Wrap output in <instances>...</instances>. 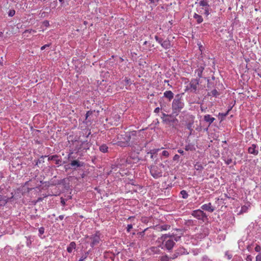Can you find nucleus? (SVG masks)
Instances as JSON below:
<instances>
[{
    "label": "nucleus",
    "mask_w": 261,
    "mask_h": 261,
    "mask_svg": "<svg viewBox=\"0 0 261 261\" xmlns=\"http://www.w3.org/2000/svg\"><path fill=\"white\" fill-rule=\"evenodd\" d=\"M256 261H261V253L256 256Z\"/></svg>",
    "instance_id": "nucleus-50"
},
{
    "label": "nucleus",
    "mask_w": 261,
    "mask_h": 261,
    "mask_svg": "<svg viewBox=\"0 0 261 261\" xmlns=\"http://www.w3.org/2000/svg\"><path fill=\"white\" fill-rule=\"evenodd\" d=\"M164 167L165 165L162 163L160 164L159 166H151L149 168L151 175L156 179L162 177L163 171L161 168Z\"/></svg>",
    "instance_id": "nucleus-5"
},
{
    "label": "nucleus",
    "mask_w": 261,
    "mask_h": 261,
    "mask_svg": "<svg viewBox=\"0 0 261 261\" xmlns=\"http://www.w3.org/2000/svg\"><path fill=\"white\" fill-rule=\"evenodd\" d=\"M194 168L196 170L199 171H201L203 169L202 165L199 163H196L194 165Z\"/></svg>",
    "instance_id": "nucleus-28"
},
{
    "label": "nucleus",
    "mask_w": 261,
    "mask_h": 261,
    "mask_svg": "<svg viewBox=\"0 0 261 261\" xmlns=\"http://www.w3.org/2000/svg\"><path fill=\"white\" fill-rule=\"evenodd\" d=\"M58 218L60 220H62L64 219V215H60Z\"/></svg>",
    "instance_id": "nucleus-58"
},
{
    "label": "nucleus",
    "mask_w": 261,
    "mask_h": 261,
    "mask_svg": "<svg viewBox=\"0 0 261 261\" xmlns=\"http://www.w3.org/2000/svg\"><path fill=\"white\" fill-rule=\"evenodd\" d=\"M60 162H61V161L60 160H56V163L57 164H59L60 163Z\"/></svg>",
    "instance_id": "nucleus-62"
},
{
    "label": "nucleus",
    "mask_w": 261,
    "mask_h": 261,
    "mask_svg": "<svg viewBox=\"0 0 261 261\" xmlns=\"http://www.w3.org/2000/svg\"><path fill=\"white\" fill-rule=\"evenodd\" d=\"M124 81L126 85H129L131 84L130 80L128 77H125Z\"/></svg>",
    "instance_id": "nucleus-44"
},
{
    "label": "nucleus",
    "mask_w": 261,
    "mask_h": 261,
    "mask_svg": "<svg viewBox=\"0 0 261 261\" xmlns=\"http://www.w3.org/2000/svg\"><path fill=\"white\" fill-rule=\"evenodd\" d=\"M43 23L45 27H48L49 25V22L47 20L44 21Z\"/></svg>",
    "instance_id": "nucleus-52"
},
{
    "label": "nucleus",
    "mask_w": 261,
    "mask_h": 261,
    "mask_svg": "<svg viewBox=\"0 0 261 261\" xmlns=\"http://www.w3.org/2000/svg\"><path fill=\"white\" fill-rule=\"evenodd\" d=\"M132 228H133V225L132 224H128L127 226V231L128 232H129L130 231V230L132 229Z\"/></svg>",
    "instance_id": "nucleus-47"
},
{
    "label": "nucleus",
    "mask_w": 261,
    "mask_h": 261,
    "mask_svg": "<svg viewBox=\"0 0 261 261\" xmlns=\"http://www.w3.org/2000/svg\"><path fill=\"white\" fill-rule=\"evenodd\" d=\"M50 44H45L44 45L41 46V50H44L45 48H46V47H49L50 46Z\"/></svg>",
    "instance_id": "nucleus-49"
},
{
    "label": "nucleus",
    "mask_w": 261,
    "mask_h": 261,
    "mask_svg": "<svg viewBox=\"0 0 261 261\" xmlns=\"http://www.w3.org/2000/svg\"><path fill=\"white\" fill-rule=\"evenodd\" d=\"M162 155L165 157H168L169 155V153L168 151H167L166 150H164L162 153Z\"/></svg>",
    "instance_id": "nucleus-40"
},
{
    "label": "nucleus",
    "mask_w": 261,
    "mask_h": 261,
    "mask_svg": "<svg viewBox=\"0 0 261 261\" xmlns=\"http://www.w3.org/2000/svg\"><path fill=\"white\" fill-rule=\"evenodd\" d=\"M257 147V146L256 144H252L251 146L248 148V152L255 155H257L258 153Z\"/></svg>",
    "instance_id": "nucleus-14"
},
{
    "label": "nucleus",
    "mask_w": 261,
    "mask_h": 261,
    "mask_svg": "<svg viewBox=\"0 0 261 261\" xmlns=\"http://www.w3.org/2000/svg\"><path fill=\"white\" fill-rule=\"evenodd\" d=\"M158 228L160 231L167 230L170 229V225L168 224H164L159 226Z\"/></svg>",
    "instance_id": "nucleus-26"
},
{
    "label": "nucleus",
    "mask_w": 261,
    "mask_h": 261,
    "mask_svg": "<svg viewBox=\"0 0 261 261\" xmlns=\"http://www.w3.org/2000/svg\"><path fill=\"white\" fill-rule=\"evenodd\" d=\"M159 150H160V149H154L150 150L149 152H148V153H150L151 154L150 158L151 159H153L154 154L156 153Z\"/></svg>",
    "instance_id": "nucleus-30"
},
{
    "label": "nucleus",
    "mask_w": 261,
    "mask_h": 261,
    "mask_svg": "<svg viewBox=\"0 0 261 261\" xmlns=\"http://www.w3.org/2000/svg\"><path fill=\"white\" fill-rule=\"evenodd\" d=\"M159 112H160V108L159 107L156 108L154 110V112L155 113H158Z\"/></svg>",
    "instance_id": "nucleus-54"
},
{
    "label": "nucleus",
    "mask_w": 261,
    "mask_h": 261,
    "mask_svg": "<svg viewBox=\"0 0 261 261\" xmlns=\"http://www.w3.org/2000/svg\"><path fill=\"white\" fill-rule=\"evenodd\" d=\"M25 32H28L29 33H31V32H33V33H35L36 32V31L35 30H31L30 31L29 30H26Z\"/></svg>",
    "instance_id": "nucleus-60"
},
{
    "label": "nucleus",
    "mask_w": 261,
    "mask_h": 261,
    "mask_svg": "<svg viewBox=\"0 0 261 261\" xmlns=\"http://www.w3.org/2000/svg\"><path fill=\"white\" fill-rule=\"evenodd\" d=\"M0 64L3 66V63L2 62V61H0Z\"/></svg>",
    "instance_id": "nucleus-63"
},
{
    "label": "nucleus",
    "mask_w": 261,
    "mask_h": 261,
    "mask_svg": "<svg viewBox=\"0 0 261 261\" xmlns=\"http://www.w3.org/2000/svg\"><path fill=\"white\" fill-rule=\"evenodd\" d=\"M211 93L212 95L214 96H216L218 95V92L216 89L212 90Z\"/></svg>",
    "instance_id": "nucleus-39"
},
{
    "label": "nucleus",
    "mask_w": 261,
    "mask_h": 261,
    "mask_svg": "<svg viewBox=\"0 0 261 261\" xmlns=\"http://www.w3.org/2000/svg\"><path fill=\"white\" fill-rule=\"evenodd\" d=\"M161 46L165 49H169L171 46L170 41L169 40H165L161 43Z\"/></svg>",
    "instance_id": "nucleus-18"
},
{
    "label": "nucleus",
    "mask_w": 261,
    "mask_h": 261,
    "mask_svg": "<svg viewBox=\"0 0 261 261\" xmlns=\"http://www.w3.org/2000/svg\"><path fill=\"white\" fill-rule=\"evenodd\" d=\"M13 198V196L10 198H7L6 196L0 195V206H4L8 202L11 201Z\"/></svg>",
    "instance_id": "nucleus-15"
},
{
    "label": "nucleus",
    "mask_w": 261,
    "mask_h": 261,
    "mask_svg": "<svg viewBox=\"0 0 261 261\" xmlns=\"http://www.w3.org/2000/svg\"><path fill=\"white\" fill-rule=\"evenodd\" d=\"M253 257L251 255H248L246 258V261H252Z\"/></svg>",
    "instance_id": "nucleus-45"
},
{
    "label": "nucleus",
    "mask_w": 261,
    "mask_h": 261,
    "mask_svg": "<svg viewBox=\"0 0 261 261\" xmlns=\"http://www.w3.org/2000/svg\"><path fill=\"white\" fill-rule=\"evenodd\" d=\"M164 82H165V83H168V82H169V81H168V80H165V81H164Z\"/></svg>",
    "instance_id": "nucleus-64"
},
{
    "label": "nucleus",
    "mask_w": 261,
    "mask_h": 261,
    "mask_svg": "<svg viewBox=\"0 0 261 261\" xmlns=\"http://www.w3.org/2000/svg\"><path fill=\"white\" fill-rule=\"evenodd\" d=\"M225 256L228 259H230L232 257V254L229 251H227L225 252Z\"/></svg>",
    "instance_id": "nucleus-34"
},
{
    "label": "nucleus",
    "mask_w": 261,
    "mask_h": 261,
    "mask_svg": "<svg viewBox=\"0 0 261 261\" xmlns=\"http://www.w3.org/2000/svg\"><path fill=\"white\" fill-rule=\"evenodd\" d=\"M76 244L74 242H71L67 248V251L69 253L72 252L73 250L75 248Z\"/></svg>",
    "instance_id": "nucleus-23"
},
{
    "label": "nucleus",
    "mask_w": 261,
    "mask_h": 261,
    "mask_svg": "<svg viewBox=\"0 0 261 261\" xmlns=\"http://www.w3.org/2000/svg\"><path fill=\"white\" fill-rule=\"evenodd\" d=\"M204 67L203 66L199 67L197 69L195 70V73L196 74L198 77L199 80L200 78L202 77V72L204 70Z\"/></svg>",
    "instance_id": "nucleus-17"
},
{
    "label": "nucleus",
    "mask_w": 261,
    "mask_h": 261,
    "mask_svg": "<svg viewBox=\"0 0 261 261\" xmlns=\"http://www.w3.org/2000/svg\"><path fill=\"white\" fill-rule=\"evenodd\" d=\"M79 151L74 149L70 150L69 154H68V159L70 161L75 160V159L77 158V152Z\"/></svg>",
    "instance_id": "nucleus-12"
},
{
    "label": "nucleus",
    "mask_w": 261,
    "mask_h": 261,
    "mask_svg": "<svg viewBox=\"0 0 261 261\" xmlns=\"http://www.w3.org/2000/svg\"><path fill=\"white\" fill-rule=\"evenodd\" d=\"M232 156L233 155L231 153L227 156L223 155L222 159L226 164L229 165L232 162Z\"/></svg>",
    "instance_id": "nucleus-16"
},
{
    "label": "nucleus",
    "mask_w": 261,
    "mask_h": 261,
    "mask_svg": "<svg viewBox=\"0 0 261 261\" xmlns=\"http://www.w3.org/2000/svg\"><path fill=\"white\" fill-rule=\"evenodd\" d=\"M176 250L179 255L189 254V252L187 251V250L184 247H179Z\"/></svg>",
    "instance_id": "nucleus-22"
},
{
    "label": "nucleus",
    "mask_w": 261,
    "mask_h": 261,
    "mask_svg": "<svg viewBox=\"0 0 261 261\" xmlns=\"http://www.w3.org/2000/svg\"><path fill=\"white\" fill-rule=\"evenodd\" d=\"M101 233L99 231H96L90 236L86 237V242L90 243V246L93 248L95 246L97 245L101 241Z\"/></svg>",
    "instance_id": "nucleus-3"
},
{
    "label": "nucleus",
    "mask_w": 261,
    "mask_h": 261,
    "mask_svg": "<svg viewBox=\"0 0 261 261\" xmlns=\"http://www.w3.org/2000/svg\"><path fill=\"white\" fill-rule=\"evenodd\" d=\"M76 143V147L75 150L79 151L80 150H87L88 149L91 144L88 141H75Z\"/></svg>",
    "instance_id": "nucleus-7"
},
{
    "label": "nucleus",
    "mask_w": 261,
    "mask_h": 261,
    "mask_svg": "<svg viewBox=\"0 0 261 261\" xmlns=\"http://www.w3.org/2000/svg\"><path fill=\"white\" fill-rule=\"evenodd\" d=\"M85 164L83 162H81L80 161L77 160H72L71 161L70 163V165L74 170H75L78 167H83L84 166Z\"/></svg>",
    "instance_id": "nucleus-11"
},
{
    "label": "nucleus",
    "mask_w": 261,
    "mask_h": 261,
    "mask_svg": "<svg viewBox=\"0 0 261 261\" xmlns=\"http://www.w3.org/2000/svg\"><path fill=\"white\" fill-rule=\"evenodd\" d=\"M155 40L161 45V43L164 41L162 38L159 37L158 36H155Z\"/></svg>",
    "instance_id": "nucleus-36"
},
{
    "label": "nucleus",
    "mask_w": 261,
    "mask_h": 261,
    "mask_svg": "<svg viewBox=\"0 0 261 261\" xmlns=\"http://www.w3.org/2000/svg\"><path fill=\"white\" fill-rule=\"evenodd\" d=\"M199 84V80L198 79H193L191 80L189 85L187 86L186 90H189L193 93H196L197 86Z\"/></svg>",
    "instance_id": "nucleus-8"
},
{
    "label": "nucleus",
    "mask_w": 261,
    "mask_h": 261,
    "mask_svg": "<svg viewBox=\"0 0 261 261\" xmlns=\"http://www.w3.org/2000/svg\"><path fill=\"white\" fill-rule=\"evenodd\" d=\"M180 194L181 195L182 198L184 199H187L189 196V194L185 190L181 191Z\"/></svg>",
    "instance_id": "nucleus-29"
},
{
    "label": "nucleus",
    "mask_w": 261,
    "mask_h": 261,
    "mask_svg": "<svg viewBox=\"0 0 261 261\" xmlns=\"http://www.w3.org/2000/svg\"><path fill=\"white\" fill-rule=\"evenodd\" d=\"M180 256L176 250L175 251L174 253L170 256L171 259H174Z\"/></svg>",
    "instance_id": "nucleus-32"
},
{
    "label": "nucleus",
    "mask_w": 261,
    "mask_h": 261,
    "mask_svg": "<svg viewBox=\"0 0 261 261\" xmlns=\"http://www.w3.org/2000/svg\"><path fill=\"white\" fill-rule=\"evenodd\" d=\"M232 261H243V260L240 256H236L233 258Z\"/></svg>",
    "instance_id": "nucleus-38"
},
{
    "label": "nucleus",
    "mask_w": 261,
    "mask_h": 261,
    "mask_svg": "<svg viewBox=\"0 0 261 261\" xmlns=\"http://www.w3.org/2000/svg\"><path fill=\"white\" fill-rule=\"evenodd\" d=\"M15 14V11L14 10H10L8 12V15L10 17L13 16Z\"/></svg>",
    "instance_id": "nucleus-37"
},
{
    "label": "nucleus",
    "mask_w": 261,
    "mask_h": 261,
    "mask_svg": "<svg viewBox=\"0 0 261 261\" xmlns=\"http://www.w3.org/2000/svg\"><path fill=\"white\" fill-rule=\"evenodd\" d=\"M43 200V198H41V197H39L37 199L36 202H40V201H42Z\"/></svg>",
    "instance_id": "nucleus-57"
},
{
    "label": "nucleus",
    "mask_w": 261,
    "mask_h": 261,
    "mask_svg": "<svg viewBox=\"0 0 261 261\" xmlns=\"http://www.w3.org/2000/svg\"><path fill=\"white\" fill-rule=\"evenodd\" d=\"M164 96L169 100H171L173 98L174 94L171 91H166L164 93Z\"/></svg>",
    "instance_id": "nucleus-21"
},
{
    "label": "nucleus",
    "mask_w": 261,
    "mask_h": 261,
    "mask_svg": "<svg viewBox=\"0 0 261 261\" xmlns=\"http://www.w3.org/2000/svg\"><path fill=\"white\" fill-rule=\"evenodd\" d=\"M92 114V112L91 111H88L86 114V120L88 119V117Z\"/></svg>",
    "instance_id": "nucleus-43"
},
{
    "label": "nucleus",
    "mask_w": 261,
    "mask_h": 261,
    "mask_svg": "<svg viewBox=\"0 0 261 261\" xmlns=\"http://www.w3.org/2000/svg\"><path fill=\"white\" fill-rule=\"evenodd\" d=\"M88 254V252L85 253V254L82 256V257L80 258V259L78 261H84L86 258H87Z\"/></svg>",
    "instance_id": "nucleus-35"
},
{
    "label": "nucleus",
    "mask_w": 261,
    "mask_h": 261,
    "mask_svg": "<svg viewBox=\"0 0 261 261\" xmlns=\"http://www.w3.org/2000/svg\"><path fill=\"white\" fill-rule=\"evenodd\" d=\"M184 103L179 94L175 96L172 103V108L174 113L179 112L184 108Z\"/></svg>",
    "instance_id": "nucleus-4"
},
{
    "label": "nucleus",
    "mask_w": 261,
    "mask_h": 261,
    "mask_svg": "<svg viewBox=\"0 0 261 261\" xmlns=\"http://www.w3.org/2000/svg\"><path fill=\"white\" fill-rule=\"evenodd\" d=\"M44 230H45V229L43 227H41L39 228L38 235H39V237L41 239H43L44 238V237H42V235L44 233Z\"/></svg>",
    "instance_id": "nucleus-27"
},
{
    "label": "nucleus",
    "mask_w": 261,
    "mask_h": 261,
    "mask_svg": "<svg viewBox=\"0 0 261 261\" xmlns=\"http://www.w3.org/2000/svg\"><path fill=\"white\" fill-rule=\"evenodd\" d=\"M120 162L121 163V164H124V163H128V164L130 163V162H128L127 159L125 160L124 159H121Z\"/></svg>",
    "instance_id": "nucleus-41"
},
{
    "label": "nucleus",
    "mask_w": 261,
    "mask_h": 261,
    "mask_svg": "<svg viewBox=\"0 0 261 261\" xmlns=\"http://www.w3.org/2000/svg\"><path fill=\"white\" fill-rule=\"evenodd\" d=\"M116 118V121H118L120 119V116L119 115H115Z\"/></svg>",
    "instance_id": "nucleus-59"
},
{
    "label": "nucleus",
    "mask_w": 261,
    "mask_h": 261,
    "mask_svg": "<svg viewBox=\"0 0 261 261\" xmlns=\"http://www.w3.org/2000/svg\"><path fill=\"white\" fill-rule=\"evenodd\" d=\"M201 261H213L207 255H204L201 258Z\"/></svg>",
    "instance_id": "nucleus-33"
},
{
    "label": "nucleus",
    "mask_w": 261,
    "mask_h": 261,
    "mask_svg": "<svg viewBox=\"0 0 261 261\" xmlns=\"http://www.w3.org/2000/svg\"><path fill=\"white\" fill-rule=\"evenodd\" d=\"M254 250L256 252H259L261 250V247L259 245H257L255 246Z\"/></svg>",
    "instance_id": "nucleus-42"
},
{
    "label": "nucleus",
    "mask_w": 261,
    "mask_h": 261,
    "mask_svg": "<svg viewBox=\"0 0 261 261\" xmlns=\"http://www.w3.org/2000/svg\"><path fill=\"white\" fill-rule=\"evenodd\" d=\"M204 120L205 121L208 122L210 124H212L215 118L214 117H212L210 115H206L204 116Z\"/></svg>",
    "instance_id": "nucleus-19"
},
{
    "label": "nucleus",
    "mask_w": 261,
    "mask_h": 261,
    "mask_svg": "<svg viewBox=\"0 0 261 261\" xmlns=\"http://www.w3.org/2000/svg\"><path fill=\"white\" fill-rule=\"evenodd\" d=\"M144 234H145V230L143 231H142V232H140L139 233V234L140 236H141V237H143L144 236Z\"/></svg>",
    "instance_id": "nucleus-56"
},
{
    "label": "nucleus",
    "mask_w": 261,
    "mask_h": 261,
    "mask_svg": "<svg viewBox=\"0 0 261 261\" xmlns=\"http://www.w3.org/2000/svg\"><path fill=\"white\" fill-rule=\"evenodd\" d=\"M229 111V110H228L226 113H225V114H223V115L224 116H226L228 114Z\"/></svg>",
    "instance_id": "nucleus-61"
},
{
    "label": "nucleus",
    "mask_w": 261,
    "mask_h": 261,
    "mask_svg": "<svg viewBox=\"0 0 261 261\" xmlns=\"http://www.w3.org/2000/svg\"><path fill=\"white\" fill-rule=\"evenodd\" d=\"M61 203L63 206H64L65 205V201L64 198H61Z\"/></svg>",
    "instance_id": "nucleus-53"
},
{
    "label": "nucleus",
    "mask_w": 261,
    "mask_h": 261,
    "mask_svg": "<svg viewBox=\"0 0 261 261\" xmlns=\"http://www.w3.org/2000/svg\"><path fill=\"white\" fill-rule=\"evenodd\" d=\"M192 215L197 219L202 220H204V219L207 217L205 213L201 210H196L193 211Z\"/></svg>",
    "instance_id": "nucleus-9"
},
{
    "label": "nucleus",
    "mask_w": 261,
    "mask_h": 261,
    "mask_svg": "<svg viewBox=\"0 0 261 261\" xmlns=\"http://www.w3.org/2000/svg\"><path fill=\"white\" fill-rule=\"evenodd\" d=\"M201 209L209 212H213L215 210L214 207L212 206L211 203H208L207 204H204L202 205L201 207Z\"/></svg>",
    "instance_id": "nucleus-13"
},
{
    "label": "nucleus",
    "mask_w": 261,
    "mask_h": 261,
    "mask_svg": "<svg viewBox=\"0 0 261 261\" xmlns=\"http://www.w3.org/2000/svg\"><path fill=\"white\" fill-rule=\"evenodd\" d=\"M193 18L195 19H196V22L198 24H200V23H202L203 21V19L201 15H200L196 13H195L194 14Z\"/></svg>",
    "instance_id": "nucleus-20"
},
{
    "label": "nucleus",
    "mask_w": 261,
    "mask_h": 261,
    "mask_svg": "<svg viewBox=\"0 0 261 261\" xmlns=\"http://www.w3.org/2000/svg\"><path fill=\"white\" fill-rule=\"evenodd\" d=\"M58 157V156L57 155H52V156H50L48 158V161H50V160H55L56 158H57Z\"/></svg>",
    "instance_id": "nucleus-46"
},
{
    "label": "nucleus",
    "mask_w": 261,
    "mask_h": 261,
    "mask_svg": "<svg viewBox=\"0 0 261 261\" xmlns=\"http://www.w3.org/2000/svg\"><path fill=\"white\" fill-rule=\"evenodd\" d=\"M177 151L180 154H184V151L182 150H181V149H178L177 150Z\"/></svg>",
    "instance_id": "nucleus-55"
},
{
    "label": "nucleus",
    "mask_w": 261,
    "mask_h": 261,
    "mask_svg": "<svg viewBox=\"0 0 261 261\" xmlns=\"http://www.w3.org/2000/svg\"><path fill=\"white\" fill-rule=\"evenodd\" d=\"M179 159V155L178 154H175L173 158L174 161H178Z\"/></svg>",
    "instance_id": "nucleus-51"
},
{
    "label": "nucleus",
    "mask_w": 261,
    "mask_h": 261,
    "mask_svg": "<svg viewBox=\"0 0 261 261\" xmlns=\"http://www.w3.org/2000/svg\"><path fill=\"white\" fill-rule=\"evenodd\" d=\"M209 233V229L204 226H202L200 231L196 234V237L199 239H201L208 236Z\"/></svg>",
    "instance_id": "nucleus-10"
},
{
    "label": "nucleus",
    "mask_w": 261,
    "mask_h": 261,
    "mask_svg": "<svg viewBox=\"0 0 261 261\" xmlns=\"http://www.w3.org/2000/svg\"><path fill=\"white\" fill-rule=\"evenodd\" d=\"M135 136L134 132H126L117 135V139H113L111 143L121 147H126L130 145V141L132 137Z\"/></svg>",
    "instance_id": "nucleus-2"
},
{
    "label": "nucleus",
    "mask_w": 261,
    "mask_h": 261,
    "mask_svg": "<svg viewBox=\"0 0 261 261\" xmlns=\"http://www.w3.org/2000/svg\"><path fill=\"white\" fill-rule=\"evenodd\" d=\"M99 150L102 153H107L108 152V147L105 144H102L99 146Z\"/></svg>",
    "instance_id": "nucleus-24"
},
{
    "label": "nucleus",
    "mask_w": 261,
    "mask_h": 261,
    "mask_svg": "<svg viewBox=\"0 0 261 261\" xmlns=\"http://www.w3.org/2000/svg\"><path fill=\"white\" fill-rule=\"evenodd\" d=\"M27 246L28 247L30 246V245L31 244V241L29 238H27Z\"/></svg>",
    "instance_id": "nucleus-48"
},
{
    "label": "nucleus",
    "mask_w": 261,
    "mask_h": 261,
    "mask_svg": "<svg viewBox=\"0 0 261 261\" xmlns=\"http://www.w3.org/2000/svg\"><path fill=\"white\" fill-rule=\"evenodd\" d=\"M170 257H169L167 255L162 256L160 258V261H169Z\"/></svg>",
    "instance_id": "nucleus-31"
},
{
    "label": "nucleus",
    "mask_w": 261,
    "mask_h": 261,
    "mask_svg": "<svg viewBox=\"0 0 261 261\" xmlns=\"http://www.w3.org/2000/svg\"><path fill=\"white\" fill-rule=\"evenodd\" d=\"M182 231L176 229V232L168 233L162 234L157 240L159 247L162 249L170 252L175 245V242L178 241L182 236Z\"/></svg>",
    "instance_id": "nucleus-1"
},
{
    "label": "nucleus",
    "mask_w": 261,
    "mask_h": 261,
    "mask_svg": "<svg viewBox=\"0 0 261 261\" xmlns=\"http://www.w3.org/2000/svg\"><path fill=\"white\" fill-rule=\"evenodd\" d=\"M199 5L201 8L199 9H202L204 11L203 14L207 16L212 12V9L209 5L208 1L207 0H201L199 3ZM198 12L201 13V10H198L197 8Z\"/></svg>",
    "instance_id": "nucleus-6"
},
{
    "label": "nucleus",
    "mask_w": 261,
    "mask_h": 261,
    "mask_svg": "<svg viewBox=\"0 0 261 261\" xmlns=\"http://www.w3.org/2000/svg\"><path fill=\"white\" fill-rule=\"evenodd\" d=\"M185 149L186 151H194L196 149L194 145L192 143L186 145Z\"/></svg>",
    "instance_id": "nucleus-25"
}]
</instances>
